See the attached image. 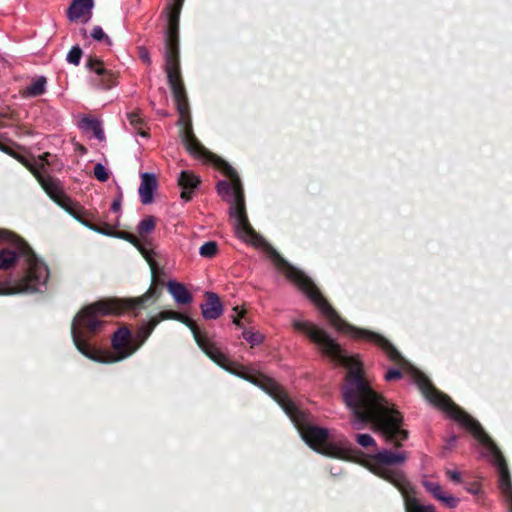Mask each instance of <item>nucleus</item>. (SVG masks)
Returning a JSON list of instances; mask_svg holds the SVG:
<instances>
[{
	"label": "nucleus",
	"mask_w": 512,
	"mask_h": 512,
	"mask_svg": "<svg viewBox=\"0 0 512 512\" xmlns=\"http://www.w3.org/2000/svg\"><path fill=\"white\" fill-rule=\"evenodd\" d=\"M268 256L274 266L293 282L327 318L330 324L339 332L350 335L357 340L374 343L382 349L388 359L400 368L410 366L398 349L384 336L363 328L355 327L338 314L327 299L322 295L315 283L303 271L291 265L276 249L270 247Z\"/></svg>",
	"instance_id": "4"
},
{
	"label": "nucleus",
	"mask_w": 512,
	"mask_h": 512,
	"mask_svg": "<svg viewBox=\"0 0 512 512\" xmlns=\"http://www.w3.org/2000/svg\"><path fill=\"white\" fill-rule=\"evenodd\" d=\"M177 321L186 325L193 334L194 340L199 346V348L217 365L220 367L236 374L241 371L242 365H239L237 369L232 370L231 365L235 363L231 362L229 358L221 352V350L215 346L213 342L209 340L205 332H202L199 327L196 325L195 321L189 318L188 316L180 313ZM243 368L248 369L243 366Z\"/></svg>",
	"instance_id": "10"
},
{
	"label": "nucleus",
	"mask_w": 512,
	"mask_h": 512,
	"mask_svg": "<svg viewBox=\"0 0 512 512\" xmlns=\"http://www.w3.org/2000/svg\"><path fill=\"white\" fill-rule=\"evenodd\" d=\"M411 375L421 394L429 403L447 413L489 449L494 458V464L498 468L499 489L505 497L509 512H512V480L508 465L499 447L476 419L455 404L448 395L439 391L423 372L413 368Z\"/></svg>",
	"instance_id": "6"
},
{
	"label": "nucleus",
	"mask_w": 512,
	"mask_h": 512,
	"mask_svg": "<svg viewBox=\"0 0 512 512\" xmlns=\"http://www.w3.org/2000/svg\"><path fill=\"white\" fill-rule=\"evenodd\" d=\"M183 4L184 0H171L167 6L168 17L164 52V70L181 121L189 117V102L180 69L179 22Z\"/></svg>",
	"instance_id": "8"
},
{
	"label": "nucleus",
	"mask_w": 512,
	"mask_h": 512,
	"mask_svg": "<svg viewBox=\"0 0 512 512\" xmlns=\"http://www.w3.org/2000/svg\"><path fill=\"white\" fill-rule=\"evenodd\" d=\"M402 377H403L402 372L396 368L389 369L385 373V376H384L386 381H396V380H400Z\"/></svg>",
	"instance_id": "38"
},
{
	"label": "nucleus",
	"mask_w": 512,
	"mask_h": 512,
	"mask_svg": "<svg viewBox=\"0 0 512 512\" xmlns=\"http://www.w3.org/2000/svg\"><path fill=\"white\" fill-rule=\"evenodd\" d=\"M79 151H80L81 153H86V151H87V150H86V148H85L84 146H80V147H79Z\"/></svg>",
	"instance_id": "47"
},
{
	"label": "nucleus",
	"mask_w": 512,
	"mask_h": 512,
	"mask_svg": "<svg viewBox=\"0 0 512 512\" xmlns=\"http://www.w3.org/2000/svg\"><path fill=\"white\" fill-rule=\"evenodd\" d=\"M242 337L252 346L260 344L263 340L262 334H260L259 332H253L251 330H244L242 333Z\"/></svg>",
	"instance_id": "32"
},
{
	"label": "nucleus",
	"mask_w": 512,
	"mask_h": 512,
	"mask_svg": "<svg viewBox=\"0 0 512 512\" xmlns=\"http://www.w3.org/2000/svg\"><path fill=\"white\" fill-rule=\"evenodd\" d=\"M51 156L49 152H45L42 155L39 156V160L41 161L40 167L43 168L44 164L49 165L48 158Z\"/></svg>",
	"instance_id": "42"
},
{
	"label": "nucleus",
	"mask_w": 512,
	"mask_h": 512,
	"mask_svg": "<svg viewBox=\"0 0 512 512\" xmlns=\"http://www.w3.org/2000/svg\"><path fill=\"white\" fill-rule=\"evenodd\" d=\"M181 137L185 148L191 155L202 159L205 163L212 164L230 179V183L219 181L216 186L217 192L224 200L231 202L229 213L231 217L235 218V228L239 238L246 242L256 243L259 235L248 220L244 191L237 171L227 161L212 153L200 143L193 132L190 119L183 124Z\"/></svg>",
	"instance_id": "5"
},
{
	"label": "nucleus",
	"mask_w": 512,
	"mask_h": 512,
	"mask_svg": "<svg viewBox=\"0 0 512 512\" xmlns=\"http://www.w3.org/2000/svg\"><path fill=\"white\" fill-rule=\"evenodd\" d=\"M201 180L191 171H182L178 177V185L181 187V198L188 202L193 198L194 190L200 185Z\"/></svg>",
	"instance_id": "19"
},
{
	"label": "nucleus",
	"mask_w": 512,
	"mask_h": 512,
	"mask_svg": "<svg viewBox=\"0 0 512 512\" xmlns=\"http://www.w3.org/2000/svg\"><path fill=\"white\" fill-rule=\"evenodd\" d=\"M19 121L18 113L9 106L0 107V128L12 126Z\"/></svg>",
	"instance_id": "25"
},
{
	"label": "nucleus",
	"mask_w": 512,
	"mask_h": 512,
	"mask_svg": "<svg viewBox=\"0 0 512 512\" xmlns=\"http://www.w3.org/2000/svg\"><path fill=\"white\" fill-rule=\"evenodd\" d=\"M448 508H455L459 504V499L454 497L453 495H446L443 493L441 498L438 499Z\"/></svg>",
	"instance_id": "36"
},
{
	"label": "nucleus",
	"mask_w": 512,
	"mask_h": 512,
	"mask_svg": "<svg viewBox=\"0 0 512 512\" xmlns=\"http://www.w3.org/2000/svg\"><path fill=\"white\" fill-rule=\"evenodd\" d=\"M405 504L406 512H436L434 506L423 505L416 498V492L411 484H408L399 490Z\"/></svg>",
	"instance_id": "16"
},
{
	"label": "nucleus",
	"mask_w": 512,
	"mask_h": 512,
	"mask_svg": "<svg viewBox=\"0 0 512 512\" xmlns=\"http://www.w3.org/2000/svg\"><path fill=\"white\" fill-rule=\"evenodd\" d=\"M91 36L97 41L105 40L109 45L111 44L110 38L104 33L100 26H95L93 28Z\"/></svg>",
	"instance_id": "37"
},
{
	"label": "nucleus",
	"mask_w": 512,
	"mask_h": 512,
	"mask_svg": "<svg viewBox=\"0 0 512 512\" xmlns=\"http://www.w3.org/2000/svg\"><path fill=\"white\" fill-rule=\"evenodd\" d=\"M218 252V245L215 241L205 242L199 249V253L202 257L213 258Z\"/></svg>",
	"instance_id": "30"
},
{
	"label": "nucleus",
	"mask_w": 512,
	"mask_h": 512,
	"mask_svg": "<svg viewBox=\"0 0 512 512\" xmlns=\"http://www.w3.org/2000/svg\"><path fill=\"white\" fill-rule=\"evenodd\" d=\"M157 187V180L153 174L144 173L141 175L139 195L143 204H149L153 200V192Z\"/></svg>",
	"instance_id": "20"
},
{
	"label": "nucleus",
	"mask_w": 512,
	"mask_h": 512,
	"mask_svg": "<svg viewBox=\"0 0 512 512\" xmlns=\"http://www.w3.org/2000/svg\"><path fill=\"white\" fill-rule=\"evenodd\" d=\"M422 485L437 500L441 498V495L444 493L442 486L436 481L424 479Z\"/></svg>",
	"instance_id": "29"
},
{
	"label": "nucleus",
	"mask_w": 512,
	"mask_h": 512,
	"mask_svg": "<svg viewBox=\"0 0 512 512\" xmlns=\"http://www.w3.org/2000/svg\"><path fill=\"white\" fill-rule=\"evenodd\" d=\"M127 119L135 132L142 137H148L149 134L145 128V121L141 117L140 111H133L127 114Z\"/></svg>",
	"instance_id": "24"
},
{
	"label": "nucleus",
	"mask_w": 512,
	"mask_h": 512,
	"mask_svg": "<svg viewBox=\"0 0 512 512\" xmlns=\"http://www.w3.org/2000/svg\"><path fill=\"white\" fill-rule=\"evenodd\" d=\"M202 315L207 320H215L223 313L219 296L214 292L205 293V302L200 305Z\"/></svg>",
	"instance_id": "18"
},
{
	"label": "nucleus",
	"mask_w": 512,
	"mask_h": 512,
	"mask_svg": "<svg viewBox=\"0 0 512 512\" xmlns=\"http://www.w3.org/2000/svg\"><path fill=\"white\" fill-rule=\"evenodd\" d=\"M81 126L84 129L92 131L95 138H97L98 140H100V141L104 140V138H105L104 131H103L101 124L98 120L90 118V117H85L81 121Z\"/></svg>",
	"instance_id": "26"
},
{
	"label": "nucleus",
	"mask_w": 512,
	"mask_h": 512,
	"mask_svg": "<svg viewBox=\"0 0 512 512\" xmlns=\"http://www.w3.org/2000/svg\"><path fill=\"white\" fill-rule=\"evenodd\" d=\"M119 225H120L119 218H116L115 222L113 224H110L108 227V230L111 233V235H108V236L123 239V240L131 243L134 247L137 248V250L140 252V254L143 256V258L148 263L149 268L151 270V275H152L151 286L157 287L156 286L157 277L160 273H162V270H160L158 263L155 260L156 253L151 248L152 242L150 240H147L146 238H142V240H140L135 235H133L129 232H126V231H117L116 228Z\"/></svg>",
	"instance_id": "11"
},
{
	"label": "nucleus",
	"mask_w": 512,
	"mask_h": 512,
	"mask_svg": "<svg viewBox=\"0 0 512 512\" xmlns=\"http://www.w3.org/2000/svg\"><path fill=\"white\" fill-rule=\"evenodd\" d=\"M446 475L456 483H459L461 481V474L458 471L453 470H447Z\"/></svg>",
	"instance_id": "40"
},
{
	"label": "nucleus",
	"mask_w": 512,
	"mask_h": 512,
	"mask_svg": "<svg viewBox=\"0 0 512 512\" xmlns=\"http://www.w3.org/2000/svg\"><path fill=\"white\" fill-rule=\"evenodd\" d=\"M166 286L168 292L172 295L177 304L188 305L192 302V294L188 291L184 284L176 281H169Z\"/></svg>",
	"instance_id": "21"
},
{
	"label": "nucleus",
	"mask_w": 512,
	"mask_h": 512,
	"mask_svg": "<svg viewBox=\"0 0 512 512\" xmlns=\"http://www.w3.org/2000/svg\"><path fill=\"white\" fill-rule=\"evenodd\" d=\"M245 311L242 310L241 312H239L234 318H233V323L237 326V327H242V323H241V319L244 317L245 315Z\"/></svg>",
	"instance_id": "43"
},
{
	"label": "nucleus",
	"mask_w": 512,
	"mask_h": 512,
	"mask_svg": "<svg viewBox=\"0 0 512 512\" xmlns=\"http://www.w3.org/2000/svg\"><path fill=\"white\" fill-rule=\"evenodd\" d=\"M94 0H72L67 9V17L70 21H78L83 18L87 22L92 16Z\"/></svg>",
	"instance_id": "17"
},
{
	"label": "nucleus",
	"mask_w": 512,
	"mask_h": 512,
	"mask_svg": "<svg viewBox=\"0 0 512 512\" xmlns=\"http://www.w3.org/2000/svg\"><path fill=\"white\" fill-rule=\"evenodd\" d=\"M5 153L8 154L9 156L13 157V155L16 153V151H14L12 148L7 146Z\"/></svg>",
	"instance_id": "44"
},
{
	"label": "nucleus",
	"mask_w": 512,
	"mask_h": 512,
	"mask_svg": "<svg viewBox=\"0 0 512 512\" xmlns=\"http://www.w3.org/2000/svg\"><path fill=\"white\" fill-rule=\"evenodd\" d=\"M180 312L173 310L161 311L158 315L153 316L152 321H157V325L163 320H176L179 318Z\"/></svg>",
	"instance_id": "31"
},
{
	"label": "nucleus",
	"mask_w": 512,
	"mask_h": 512,
	"mask_svg": "<svg viewBox=\"0 0 512 512\" xmlns=\"http://www.w3.org/2000/svg\"><path fill=\"white\" fill-rule=\"evenodd\" d=\"M139 57L147 65L151 64V58H150L149 52L145 48L140 49Z\"/></svg>",
	"instance_id": "39"
},
{
	"label": "nucleus",
	"mask_w": 512,
	"mask_h": 512,
	"mask_svg": "<svg viewBox=\"0 0 512 512\" xmlns=\"http://www.w3.org/2000/svg\"><path fill=\"white\" fill-rule=\"evenodd\" d=\"M355 440L360 446H362L364 448H367L370 446L376 447V442H375L374 438L369 434H356Z\"/></svg>",
	"instance_id": "34"
},
{
	"label": "nucleus",
	"mask_w": 512,
	"mask_h": 512,
	"mask_svg": "<svg viewBox=\"0 0 512 512\" xmlns=\"http://www.w3.org/2000/svg\"><path fill=\"white\" fill-rule=\"evenodd\" d=\"M156 327L157 321L150 319L137 328L134 336H132L133 345L137 347V350L146 342Z\"/></svg>",
	"instance_id": "22"
},
{
	"label": "nucleus",
	"mask_w": 512,
	"mask_h": 512,
	"mask_svg": "<svg viewBox=\"0 0 512 512\" xmlns=\"http://www.w3.org/2000/svg\"><path fill=\"white\" fill-rule=\"evenodd\" d=\"M408 459V452L383 449L371 458V471L380 478L394 485L398 490L410 484L402 471L393 468L401 465Z\"/></svg>",
	"instance_id": "9"
},
{
	"label": "nucleus",
	"mask_w": 512,
	"mask_h": 512,
	"mask_svg": "<svg viewBox=\"0 0 512 512\" xmlns=\"http://www.w3.org/2000/svg\"><path fill=\"white\" fill-rule=\"evenodd\" d=\"M83 52L79 46H73L67 54V61L75 66L79 65Z\"/></svg>",
	"instance_id": "33"
},
{
	"label": "nucleus",
	"mask_w": 512,
	"mask_h": 512,
	"mask_svg": "<svg viewBox=\"0 0 512 512\" xmlns=\"http://www.w3.org/2000/svg\"><path fill=\"white\" fill-rule=\"evenodd\" d=\"M456 440H457V436H452L449 440V443L452 444V443L456 442Z\"/></svg>",
	"instance_id": "46"
},
{
	"label": "nucleus",
	"mask_w": 512,
	"mask_h": 512,
	"mask_svg": "<svg viewBox=\"0 0 512 512\" xmlns=\"http://www.w3.org/2000/svg\"><path fill=\"white\" fill-rule=\"evenodd\" d=\"M94 176L100 182H106L109 179V172L101 163H97L94 166Z\"/></svg>",
	"instance_id": "35"
},
{
	"label": "nucleus",
	"mask_w": 512,
	"mask_h": 512,
	"mask_svg": "<svg viewBox=\"0 0 512 512\" xmlns=\"http://www.w3.org/2000/svg\"><path fill=\"white\" fill-rule=\"evenodd\" d=\"M13 158L20 162L25 168H27L34 177L40 172V169L37 167L36 163L26 156L16 152L13 155Z\"/></svg>",
	"instance_id": "28"
},
{
	"label": "nucleus",
	"mask_w": 512,
	"mask_h": 512,
	"mask_svg": "<svg viewBox=\"0 0 512 512\" xmlns=\"http://www.w3.org/2000/svg\"><path fill=\"white\" fill-rule=\"evenodd\" d=\"M47 79L44 76H39L33 82L27 86L23 92L25 97H37L41 96L46 92Z\"/></svg>",
	"instance_id": "23"
},
{
	"label": "nucleus",
	"mask_w": 512,
	"mask_h": 512,
	"mask_svg": "<svg viewBox=\"0 0 512 512\" xmlns=\"http://www.w3.org/2000/svg\"><path fill=\"white\" fill-rule=\"evenodd\" d=\"M293 327L305 333L324 356L347 369L341 393L351 413L353 428L362 430L371 424L373 431L379 433L387 443L400 448L409 435L402 428L403 416L393 404L370 387L359 358L346 355L335 339L310 322L295 321Z\"/></svg>",
	"instance_id": "1"
},
{
	"label": "nucleus",
	"mask_w": 512,
	"mask_h": 512,
	"mask_svg": "<svg viewBox=\"0 0 512 512\" xmlns=\"http://www.w3.org/2000/svg\"><path fill=\"white\" fill-rule=\"evenodd\" d=\"M156 227V218L154 216H146L141 220L137 226V231L141 238H145L147 234H150Z\"/></svg>",
	"instance_id": "27"
},
{
	"label": "nucleus",
	"mask_w": 512,
	"mask_h": 512,
	"mask_svg": "<svg viewBox=\"0 0 512 512\" xmlns=\"http://www.w3.org/2000/svg\"><path fill=\"white\" fill-rule=\"evenodd\" d=\"M64 210L90 230L102 235H111L108 230L110 223L99 221L96 210H87L84 206L74 200H72L71 205H68Z\"/></svg>",
	"instance_id": "13"
},
{
	"label": "nucleus",
	"mask_w": 512,
	"mask_h": 512,
	"mask_svg": "<svg viewBox=\"0 0 512 512\" xmlns=\"http://www.w3.org/2000/svg\"><path fill=\"white\" fill-rule=\"evenodd\" d=\"M162 289L150 286L139 297L107 298L83 307L75 316L71 325V336L77 350L88 359L99 363L122 361L137 351L132 341V333L126 326L119 328L112 336L113 352L95 348L90 339L100 330L103 321L99 316H120L127 312L146 309L161 296Z\"/></svg>",
	"instance_id": "2"
},
{
	"label": "nucleus",
	"mask_w": 512,
	"mask_h": 512,
	"mask_svg": "<svg viewBox=\"0 0 512 512\" xmlns=\"http://www.w3.org/2000/svg\"><path fill=\"white\" fill-rule=\"evenodd\" d=\"M122 194H120L111 204V210L113 212H119L121 209Z\"/></svg>",
	"instance_id": "41"
},
{
	"label": "nucleus",
	"mask_w": 512,
	"mask_h": 512,
	"mask_svg": "<svg viewBox=\"0 0 512 512\" xmlns=\"http://www.w3.org/2000/svg\"><path fill=\"white\" fill-rule=\"evenodd\" d=\"M119 225H120L119 218H116L115 222L113 224H110L108 227V230L111 233V235H108V236L123 239V240L131 243L134 247L137 248V250L140 252V254L143 256V258L148 263L149 268L151 270V275H152L151 286L157 287L156 286L157 277L160 273H162V270H160L158 263L155 260L156 253L151 248L152 242L150 240H147L146 238H142V240H140L135 235H133L129 232H126V231H117L116 228Z\"/></svg>",
	"instance_id": "12"
},
{
	"label": "nucleus",
	"mask_w": 512,
	"mask_h": 512,
	"mask_svg": "<svg viewBox=\"0 0 512 512\" xmlns=\"http://www.w3.org/2000/svg\"><path fill=\"white\" fill-rule=\"evenodd\" d=\"M35 178L46 194L62 209L71 205L72 199L63 191L58 179L50 175H44L41 171L35 176Z\"/></svg>",
	"instance_id": "14"
},
{
	"label": "nucleus",
	"mask_w": 512,
	"mask_h": 512,
	"mask_svg": "<svg viewBox=\"0 0 512 512\" xmlns=\"http://www.w3.org/2000/svg\"><path fill=\"white\" fill-rule=\"evenodd\" d=\"M6 149H7V145L0 142V151L5 153Z\"/></svg>",
	"instance_id": "45"
},
{
	"label": "nucleus",
	"mask_w": 512,
	"mask_h": 512,
	"mask_svg": "<svg viewBox=\"0 0 512 512\" xmlns=\"http://www.w3.org/2000/svg\"><path fill=\"white\" fill-rule=\"evenodd\" d=\"M48 267L29 244L0 229V295L33 293L47 283Z\"/></svg>",
	"instance_id": "3"
},
{
	"label": "nucleus",
	"mask_w": 512,
	"mask_h": 512,
	"mask_svg": "<svg viewBox=\"0 0 512 512\" xmlns=\"http://www.w3.org/2000/svg\"><path fill=\"white\" fill-rule=\"evenodd\" d=\"M239 377L260 387L269 394L285 411L297 427L303 440L313 450L329 457H339L341 450L328 439V430L309 423L308 414L300 410L285 390L272 378L252 369L241 368Z\"/></svg>",
	"instance_id": "7"
},
{
	"label": "nucleus",
	"mask_w": 512,
	"mask_h": 512,
	"mask_svg": "<svg viewBox=\"0 0 512 512\" xmlns=\"http://www.w3.org/2000/svg\"><path fill=\"white\" fill-rule=\"evenodd\" d=\"M86 67L96 74L93 81L98 88L109 90L117 85L118 73L106 69L101 59L90 56L87 59Z\"/></svg>",
	"instance_id": "15"
}]
</instances>
